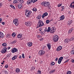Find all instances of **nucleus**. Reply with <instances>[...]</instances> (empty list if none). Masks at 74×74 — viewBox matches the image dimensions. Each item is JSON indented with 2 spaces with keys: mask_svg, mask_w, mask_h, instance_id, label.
I'll return each instance as SVG.
<instances>
[{
  "mask_svg": "<svg viewBox=\"0 0 74 74\" xmlns=\"http://www.w3.org/2000/svg\"><path fill=\"white\" fill-rule=\"evenodd\" d=\"M42 6L43 7H48V8H49L50 7L49 6V3L47 2H45V1H43L41 3Z\"/></svg>",
  "mask_w": 74,
  "mask_h": 74,
  "instance_id": "nucleus-1",
  "label": "nucleus"
},
{
  "mask_svg": "<svg viewBox=\"0 0 74 74\" xmlns=\"http://www.w3.org/2000/svg\"><path fill=\"white\" fill-rule=\"evenodd\" d=\"M25 15L28 18L30 16V15L32 14V12H31L29 10H25Z\"/></svg>",
  "mask_w": 74,
  "mask_h": 74,
  "instance_id": "nucleus-2",
  "label": "nucleus"
},
{
  "mask_svg": "<svg viewBox=\"0 0 74 74\" xmlns=\"http://www.w3.org/2000/svg\"><path fill=\"white\" fill-rule=\"evenodd\" d=\"M59 39V37L57 35H55L53 36V40L54 42H56L58 41Z\"/></svg>",
  "mask_w": 74,
  "mask_h": 74,
  "instance_id": "nucleus-3",
  "label": "nucleus"
},
{
  "mask_svg": "<svg viewBox=\"0 0 74 74\" xmlns=\"http://www.w3.org/2000/svg\"><path fill=\"white\" fill-rule=\"evenodd\" d=\"M38 24L39 25L38 27H42V26H43V25H44V23H43L42 21L41 20L39 21Z\"/></svg>",
  "mask_w": 74,
  "mask_h": 74,
  "instance_id": "nucleus-4",
  "label": "nucleus"
},
{
  "mask_svg": "<svg viewBox=\"0 0 74 74\" xmlns=\"http://www.w3.org/2000/svg\"><path fill=\"white\" fill-rule=\"evenodd\" d=\"M13 23L14 24H15L16 26H18V25H19V23L18 22V19L16 18L14 19L13 20Z\"/></svg>",
  "mask_w": 74,
  "mask_h": 74,
  "instance_id": "nucleus-5",
  "label": "nucleus"
},
{
  "mask_svg": "<svg viewBox=\"0 0 74 74\" xmlns=\"http://www.w3.org/2000/svg\"><path fill=\"white\" fill-rule=\"evenodd\" d=\"M45 54V51L43 50H40L39 52L38 55L40 56H42Z\"/></svg>",
  "mask_w": 74,
  "mask_h": 74,
  "instance_id": "nucleus-6",
  "label": "nucleus"
},
{
  "mask_svg": "<svg viewBox=\"0 0 74 74\" xmlns=\"http://www.w3.org/2000/svg\"><path fill=\"white\" fill-rule=\"evenodd\" d=\"M25 24L27 26H30L32 25V24L30 22H27L25 23Z\"/></svg>",
  "mask_w": 74,
  "mask_h": 74,
  "instance_id": "nucleus-7",
  "label": "nucleus"
},
{
  "mask_svg": "<svg viewBox=\"0 0 74 74\" xmlns=\"http://www.w3.org/2000/svg\"><path fill=\"white\" fill-rule=\"evenodd\" d=\"M63 59V57H61L59 58L58 61V63L59 64H60V63L61 62H62V61Z\"/></svg>",
  "mask_w": 74,
  "mask_h": 74,
  "instance_id": "nucleus-8",
  "label": "nucleus"
},
{
  "mask_svg": "<svg viewBox=\"0 0 74 74\" xmlns=\"http://www.w3.org/2000/svg\"><path fill=\"white\" fill-rule=\"evenodd\" d=\"M18 50V49H17L16 48H14L11 51L12 53H14V52H17Z\"/></svg>",
  "mask_w": 74,
  "mask_h": 74,
  "instance_id": "nucleus-9",
  "label": "nucleus"
},
{
  "mask_svg": "<svg viewBox=\"0 0 74 74\" xmlns=\"http://www.w3.org/2000/svg\"><path fill=\"white\" fill-rule=\"evenodd\" d=\"M62 49V47L61 46H59L57 48L56 51H60Z\"/></svg>",
  "mask_w": 74,
  "mask_h": 74,
  "instance_id": "nucleus-10",
  "label": "nucleus"
},
{
  "mask_svg": "<svg viewBox=\"0 0 74 74\" xmlns=\"http://www.w3.org/2000/svg\"><path fill=\"white\" fill-rule=\"evenodd\" d=\"M48 15V13L46 12L45 13H44L42 16V18H44L45 16H47Z\"/></svg>",
  "mask_w": 74,
  "mask_h": 74,
  "instance_id": "nucleus-11",
  "label": "nucleus"
},
{
  "mask_svg": "<svg viewBox=\"0 0 74 74\" xmlns=\"http://www.w3.org/2000/svg\"><path fill=\"white\" fill-rule=\"evenodd\" d=\"M72 4L73 5H72V4L71 3L69 7H71V8H74V1L73 2Z\"/></svg>",
  "mask_w": 74,
  "mask_h": 74,
  "instance_id": "nucleus-12",
  "label": "nucleus"
},
{
  "mask_svg": "<svg viewBox=\"0 0 74 74\" xmlns=\"http://www.w3.org/2000/svg\"><path fill=\"white\" fill-rule=\"evenodd\" d=\"M22 5V4H20V3L18 4V8L19 9H21V8H22L23 7Z\"/></svg>",
  "mask_w": 74,
  "mask_h": 74,
  "instance_id": "nucleus-13",
  "label": "nucleus"
},
{
  "mask_svg": "<svg viewBox=\"0 0 74 74\" xmlns=\"http://www.w3.org/2000/svg\"><path fill=\"white\" fill-rule=\"evenodd\" d=\"M64 15H63L61 16L60 18V21H62V20H64Z\"/></svg>",
  "mask_w": 74,
  "mask_h": 74,
  "instance_id": "nucleus-14",
  "label": "nucleus"
},
{
  "mask_svg": "<svg viewBox=\"0 0 74 74\" xmlns=\"http://www.w3.org/2000/svg\"><path fill=\"white\" fill-rule=\"evenodd\" d=\"M4 34L1 32H0V38H3L4 37Z\"/></svg>",
  "mask_w": 74,
  "mask_h": 74,
  "instance_id": "nucleus-15",
  "label": "nucleus"
},
{
  "mask_svg": "<svg viewBox=\"0 0 74 74\" xmlns=\"http://www.w3.org/2000/svg\"><path fill=\"white\" fill-rule=\"evenodd\" d=\"M47 46L49 50H50L51 49V45L50 44H47Z\"/></svg>",
  "mask_w": 74,
  "mask_h": 74,
  "instance_id": "nucleus-16",
  "label": "nucleus"
},
{
  "mask_svg": "<svg viewBox=\"0 0 74 74\" xmlns=\"http://www.w3.org/2000/svg\"><path fill=\"white\" fill-rule=\"evenodd\" d=\"M73 22V20H69L68 22V25H70Z\"/></svg>",
  "mask_w": 74,
  "mask_h": 74,
  "instance_id": "nucleus-17",
  "label": "nucleus"
},
{
  "mask_svg": "<svg viewBox=\"0 0 74 74\" xmlns=\"http://www.w3.org/2000/svg\"><path fill=\"white\" fill-rule=\"evenodd\" d=\"M55 32V28H54V27L53 28H52V29L50 31L51 33H54Z\"/></svg>",
  "mask_w": 74,
  "mask_h": 74,
  "instance_id": "nucleus-18",
  "label": "nucleus"
},
{
  "mask_svg": "<svg viewBox=\"0 0 74 74\" xmlns=\"http://www.w3.org/2000/svg\"><path fill=\"white\" fill-rule=\"evenodd\" d=\"M27 45L29 47H31L33 45V44L32 42H28L27 43Z\"/></svg>",
  "mask_w": 74,
  "mask_h": 74,
  "instance_id": "nucleus-19",
  "label": "nucleus"
},
{
  "mask_svg": "<svg viewBox=\"0 0 74 74\" xmlns=\"http://www.w3.org/2000/svg\"><path fill=\"white\" fill-rule=\"evenodd\" d=\"M69 41H69V39L68 38H66V39L64 40V42L65 43H68V42Z\"/></svg>",
  "mask_w": 74,
  "mask_h": 74,
  "instance_id": "nucleus-20",
  "label": "nucleus"
},
{
  "mask_svg": "<svg viewBox=\"0 0 74 74\" xmlns=\"http://www.w3.org/2000/svg\"><path fill=\"white\" fill-rule=\"evenodd\" d=\"M20 69H18V68L16 69V73H19V72H20Z\"/></svg>",
  "mask_w": 74,
  "mask_h": 74,
  "instance_id": "nucleus-21",
  "label": "nucleus"
},
{
  "mask_svg": "<svg viewBox=\"0 0 74 74\" xmlns=\"http://www.w3.org/2000/svg\"><path fill=\"white\" fill-rule=\"evenodd\" d=\"M2 46L3 47H7V43H4L2 44Z\"/></svg>",
  "mask_w": 74,
  "mask_h": 74,
  "instance_id": "nucleus-22",
  "label": "nucleus"
},
{
  "mask_svg": "<svg viewBox=\"0 0 74 74\" xmlns=\"http://www.w3.org/2000/svg\"><path fill=\"white\" fill-rule=\"evenodd\" d=\"M56 70L54 69L51 70L49 72L50 74H53V73H55V71Z\"/></svg>",
  "mask_w": 74,
  "mask_h": 74,
  "instance_id": "nucleus-23",
  "label": "nucleus"
},
{
  "mask_svg": "<svg viewBox=\"0 0 74 74\" xmlns=\"http://www.w3.org/2000/svg\"><path fill=\"white\" fill-rule=\"evenodd\" d=\"M16 58H17V56H15L12 58V59L13 60H15V59H16Z\"/></svg>",
  "mask_w": 74,
  "mask_h": 74,
  "instance_id": "nucleus-24",
  "label": "nucleus"
},
{
  "mask_svg": "<svg viewBox=\"0 0 74 74\" xmlns=\"http://www.w3.org/2000/svg\"><path fill=\"white\" fill-rule=\"evenodd\" d=\"M69 40V41H73V40H74V37H71V38Z\"/></svg>",
  "mask_w": 74,
  "mask_h": 74,
  "instance_id": "nucleus-25",
  "label": "nucleus"
},
{
  "mask_svg": "<svg viewBox=\"0 0 74 74\" xmlns=\"http://www.w3.org/2000/svg\"><path fill=\"white\" fill-rule=\"evenodd\" d=\"M32 3V1L31 0L28 1H27V4H31Z\"/></svg>",
  "mask_w": 74,
  "mask_h": 74,
  "instance_id": "nucleus-26",
  "label": "nucleus"
},
{
  "mask_svg": "<svg viewBox=\"0 0 74 74\" xmlns=\"http://www.w3.org/2000/svg\"><path fill=\"white\" fill-rule=\"evenodd\" d=\"M1 53H5V52H7L6 51H5V50H3V49H2L1 50Z\"/></svg>",
  "mask_w": 74,
  "mask_h": 74,
  "instance_id": "nucleus-27",
  "label": "nucleus"
},
{
  "mask_svg": "<svg viewBox=\"0 0 74 74\" xmlns=\"http://www.w3.org/2000/svg\"><path fill=\"white\" fill-rule=\"evenodd\" d=\"M10 7H12V8H13V9H14V10H16L15 8V7L14 6V5H10Z\"/></svg>",
  "mask_w": 74,
  "mask_h": 74,
  "instance_id": "nucleus-28",
  "label": "nucleus"
},
{
  "mask_svg": "<svg viewBox=\"0 0 74 74\" xmlns=\"http://www.w3.org/2000/svg\"><path fill=\"white\" fill-rule=\"evenodd\" d=\"M16 34L15 33V32L13 33V34H12V36L13 37H14L15 36H16Z\"/></svg>",
  "mask_w": 74,
  "mask_h": 74,
  "instance_id": "nucleus-29",
  "label": "nucleus"
},
{
  "mask_svg": "<svg viewBox=\"0 0 74 74\" xmlns=\"http://www.w3.org/2000/svg\"><path fill=\"white\" fill-rule=\"evenodd\" d=\"M51 31V27H48V29L47 31V32H49Z\"/></svg>",
  "mask_w": 74,
  "mask_h": 74,
  "instance_id": "nucleus-30",
  "label": "nucleus"
},
{
  "mask_svg": "<svg viewBox=\"0 0 74 74\" xmlns=\"http://www.w3.org/2000/svg\"><path fill=\"white\" fill-rule=\"evenodd\" d=\"M17 37H18V38H22V36L19 34H18L17 36Z\"/></svg>",
  "mask_w": 74,
  "mask_h": 74,
  "instance_id": "nucleus-31",
  "label": "nucleus"
},
{
  "mask_svg": "<svg viewBox=\"0 0 74 74\" xmlns=\"http://www.w3.org/2000/svg\"><path fill=\"white\" fill-rule=\"evenodd\" d=\"M6 38H10V34H8L6 35Z\"/></svg>",
  "mask_w": 74,
  "mask_h": 74,
  "instance_id": "nucleus-32",
  "label": "nucleus"
},
{
  "mask_svg": "<svg viewBox=\"0 0 74 74\" xmlns=\"http://www.w3.org/2000/svg\"><path fill=\"white\" fill-rule=\"evenodd\" d=\"M13 3L14 4H15V3H17L18 1H17V0H14L13 1Z\"/></svg>",
  "mask_w": 74,
  "mask_h": 74,
  "instance_id": "nucleus-33",
  "label": "nucleus"
},
{
  "mask_svg": "<svg viewBox=\"0 0 74 74\" xmlns=\"http://www.w3.org/2000/svg\"><path fill=\"white\" fill-rule=\"evenodd\" d=\"M3 49L7 52V47H4L3 48Z\"/></svg>",
  "mask_w": 74,
  "mask_h": 74,
  "instance_id": "nucleus-34",
  "label": "nucleus"
},
{
  "mask_svg": "<svg viewBox=\"0 0 74 74\" xmlns=\"http://www.w3.org/2000/svg\"><path fill=\"white\" fill-rule=\"evenodd\" d=\"M32 10L33 11H37V9L36 8H34L32 9Z\"/></svg>",
  "mask_w": 74,
  "mask_h": 74,
  "instance_id": "nucleus-35",
  "label": "nucleus"
},
{
  "mask_svg": "<svg viewBox=\"0 0 74 74\" xmlns=\"http://www.w3.org/2000/svg\"><path fill=\"white\" fill-rule=\"evenodd\" d=\"M71 55H73L74 54V50H72L71 51Z\"/></svg>",
  "mask_w": 74,
  "mask_h": 74,
  "instance_id": "nucleus-36",
  "label": "nucleus"
},
{
  "mask_svg": "<svg viewBox=\"0 0 74 74\" xmlns=\"http://www.w3.org/2000/svg\"><path fill=\"white\" fill-rule=\"evenodd\" d=\"M23 3H24V0H21L20 1V3L21 4H23Z\"/></svg>",
  "mask_w": 74,
  "mask_h": 74,
  "instance_id": "nucleus-37",
  "label": "nucleus"
},
{
  "mask_svg": "<svg viewBox=\"0 0 74 74\" xmlns=\"http://www.w3.org/2000/svg\"><path fill=\"white\" fill-rule=\"evenodd\" d=\"M72 30H73V29H69V33H71Z\"/></svg>",
  "mask_w": 74,
  "mask_h": 74,
  "instance_id": "nucleus-38",
  "label": "nucleus"
},
{
  "mask_svg": "<svg viewBox=\"0 0 74 74\" xmlns=\"http://www.w3.org/2000/svg\"><path fill=\"white\" fill-rule=\"evenodd\" d=\"M37 73L38 74H40L41 73V71L40 70L38 71H37Z\"/></svg>",
  "mask_w": 74,
  "mask_h": 74,
  "instance_id": "nucleus-39",
  "label": "nucleus"
},
{
  "mask_svg": "<svg viewBox=\"0 0 74 74\" xmlns=\"http://www.w3.org/2000/svg\"><path fill=\"white\" fill-rule=\"evenodd\" d=\"M16 40H14V41H13V42H12V43L13 44H15V43H16Z\"/></svg>",
  "mask_w": 74,
  "mask_h": 74,
  "instance_id": "nucleus-40",
  "label": "nucleus"
},
{
  "mask_svg": "<svg viewBox=\"0 0 74 74\" xmlns=\"http://www.w3.org/2000/svg\"><path fill=\"white\" fill-rule=\"evenodd\" d=\"M4 67L5 68H6V69H7V68L8 67V65H5Z\"/></svg>",
  "mask_w": 74,
  "mask_h": 74,
  "instance_id": "nucleus-41",
  "label": "nucleus"
},
{
  "mask_svg": "<svg viewBox=\"0 0 74 74\" xmlns=\"http://www.w3.org/2000/svg\"><path fill=\"white\" fill-rule=\"evenodd\" d=\"M49 22V20H47L46 21V23H47V24H48V23Z\"/></svg>",
  "mask_w": 74,
  "mask_h": 74,
  "instance_id": "nucleus-42",
  "label": "nucleus"
},
{
  "mask_svg": "<svg viewBox=\"0 0 74 74\" xmlns=\"http://www.w3.org/2000/svg\"><path fill=\"white\" fill-rule=\"evenodd\" d=\"M34 69H35V67L32 66L31 68V70H34Z\"/></svg>",
  "mask_w": 74,
  "mask_h": 74,
  "instance_id": "nucleus-43",
  "label": "nucleus"
},
{
  "mask_svg": "<svg viewBox=\"0 0 74 74\" xmlns=\"http://www.w3.org/2000/svg\"><path fill=\"white\" fill-rule=\"evenodd\" d=\"M51 64L52 66H54V65H55V62H52Z\"/></svg>",
  "mask_w": 74,
  "mask_h": 74,
  "instance_id": "nucleus-44",
  "label": "nucleus"
},
{
  "mask_svg": "<svg viewBox=\"0 0 74 74\" xmlns=\"http://www.w3.org/2000/svg\"><path fill=\"white\" fill-rule=\"evenodd\" d=\"M62 5V4H58V7H60Z\"/></svg>",
  "mask_w": 74,
  "mask_h": 74,
  "instance_id": "nucleus-45",
  "label": "nucleus"
},
{
  "mask_svg": "<svg viewBox=\"0 0 74 74\" xmlns=\"http://www.w3.org/2000/svg\"><path fill=\"white\" fill-rule=\"evenodd\" d=\"M22 57L23 58H25V54H23L22 55Z\"/></svg>",
  "mask_w": 74,
  "mask_h": 74,
  "instance_id": "nucleus-46",
  "label": "nucleus"
},
{
  "mask_svg": "<svg viewBox=\"0 0 74 74\" xmlns=\"http://www.w3.org/2000/svg\"><path fill=\"white\" fill-rule=\"evenodd\" d=\"M69 59H68L66 60L64 62V63H67L68 62H69Z\"/></svg>",
  "mask_w": 74,
  "mask_h": 74,
  "instance_id": "nucleus-47",
  "label": "nucleus"
},
{
  "mask_svg": "<svg viewBox=\"0 0 74 74\" xmlns=\"http://www.w3.org/2000/svg\"><path fill=\"white\" fill-rule=\"evenodd\" d=\"M61 8H62V10H64V6H62Z\"/></svg>",
  "mask_w": 74,
  "mask_h": 74,
  "instance_id": "nucleus-48",
  "label": "nucleus"
},
{
  "mask_svg": "<svg viewBox=\"0 0 74 74\" xmlns=\"http://www.w3.org/2000/svg\"><path fill=\"white\" fill-rule=\"evenodd\" d=\"M31 1H32V2L33 3H35V2H36L35 0H32Z\"/></svg>",
  "mask_w": 74,
  "mask_h": 74,
  "instance_id": "nucleus-49",
  "label": "nucleus"
},
{
  "mask_svg": "<svg viewBox=\"0 0 74 74\" xmlns=\"http://www.w3.org/2000/svg\"><path fill=\"white\" fill-rule=\"evenodd\" d=\"M40 33L41 34H42V35H43L44 34V32H40Z\"/></svg>",
  "mask_w": 74,
  "mask_h": 74,
  "instance_id": "nucleus-50",
  "label": "nucleus"
},
{
  "mask_svg": "<svg viewBox=\"0 0 74 74\" xmlns=\"http://www.w3.org/2000/svg\"><path fill=\"white\" fill-rule=\"evenodd\" d=\"M3 21V19H2V18H0V23L1 22V21Z\"/></svg>",
  "mask_w": 74,
  "mask_h": 74,
  "instance_id": "nucleus-51",
  "label": "nucleus"
},
{
  "mask_svg": "<svg viewBox=\"0 0 74 74\" xmlns=\"http://www.w3.org/2000/svg\"><path fill=\"white\" fill-rule=\"evenodd\" d=\"M1 23L2 25H5V22H1Z\"/></svg>",
  "mask_w": 74,
  "mask_h": 74,
  "instance_id": "nucleus-52",
  "label": "nucleus"
},
{
  "mask_svg": "<svg viewBox=\"0 0 74 74\" xmlns=\"http://www.w3.org/2000/svg\"><path fill=\"white\" fill-rule=\"evenodd\" d=\"M44 31L45 32L47 31V28H45V29H44Z\"/></svg>",
  "mask_w": 74,
  "mask_h": 74,
  "instance_id": "nucleus-53",
  "label": "nucleus"
},
{
  "mask_svg": "<svg viewBox=\"0 0 74 74\" xmlns=\"http://www.w3.org/2000/svg\"><path fill=\"white\" fill-rule=\"evenodd\" d=\"M44 40V38H42L40 39V41H42V40Z\"/></svg>",
  "mask_w": 74,
  "mask_h": 74,
  "instance_id": "nucleus-54",
  "label": "nucleus"
},
{
  "mask_svg": "<svg viewBox=\"0 0 74 74\" xmlns=\"http://www.w3.org/2000/svg\"><path fill=\"white\" fill-rule=\"evenodd\" d=\"M4 72L5 73V74H7V71L6 70L4 71Z\"/></svg>",
  "mask_w": 74,
  "mask_h": 74,
  "instance_id": "nucleus-55",
  "label": "nucleus"
},
{
  "mask_svg": "<svg viewBox=\"0 0 74 74\" xmlns=\"http://www.w3.org/2000/svg\"><path fill=\"white\" fill-rule=\"evenodd\" d=\"M58 58H56V59H55L56 61H58Z\"/></svg>",
  "mask_w": 74,
  "mask_h": 74,
  "instance_id": "nucleus-56",
  "label": "nucleus"
},
{
  "mask_svg": "<svg viewBox=\"0 0 74 74\" xmlns=\"http://www.w3.org/2000/svg\"><path fill=\"white\" fill-rule=\"evenodd\" d=\"M37 37L38 38H40V37H41V36L38 35Z\"/></svg>",
  "mask_w": 74,
  "mask_h": 74,
  "instance_id": "nucleus-57",
  "label": "nucleus"
},
{
  "mask_svg": "<svg viewBox=\"0 0 74 74\" xmlns=\"http://www.w3.org/2000/svg\"><path fill=\"white\" fill-rule=\"evenodd\" d=\"M40 19V17H37V19Z\"/></svg>",
  "mask_w": 74,
  "mask_h": 74,
  "instance_id": "nucleus-58",
  "label": "nucleus"
},
{
  "mask_svg": "<svg viewBox=\"0 0 74 74\" xmlns=\"http://www.w3.org/2000/svg\"><path fill=\"white\" fill-rule=\"evenodd\" d=\"M42 30V28H39V31H41V30Z\"/></svg>",
  "mask_w": 74,
  "mask_h": 74,
  "instance_id": "nucleus-59",
  "label": "nucleus"
},
{
  "mask_svg": "<svg viewBox=\"0 0 74 74\" xmlns=\"http://www.w3.org/2000/svg\"><path fill=\"white\" fill-rule=\"evenodd\" d=\"M10 48H11V47H8V49H10Z\"/></svg>",
  "mask_w": 74,
  "mask_h": 74,
  "instance_id": "nucleus-60",
  "label": "nucleus"
},
{
  "mask_svg": "<svg viewBox=\"0 0 74 74\" xmlns=\"http://www.w3.org/2000/svg\"><path fill=\"white\" fill-rule=\"evenodd\" d=\"M72 63L74 62V59L72 60Z\"/></svg>",
  "mask_w": 74,
  "mask_h": 74,
  "instance_id": "nucleus-61",
  "label": "nucleus"
},
{
  "mask_svg": "<svg viewBox=\"0 0 74 74\" xmlns=\"http://www.w3.org/2000/svg\"><path fill=\"white\" fill-rule=\"evenodd\" d=\"M19 58H22V56H19Z\"/></svg>",
  "mask_w": 74,
  "mask_h": 74,
  "instance_id": "nucleus-62",
  "label": "nucleus"
},
{
  "mask_svg": "<svg viewBox=\"0 0 74 74\" xmlns=\"http://www.w3.org/2000/svg\"><path fill=\"white\" fill-rule=\"evenodd\" d=\"M61 11H64V10H63V9H62L61 10Z\"/></svg>",
  "mask_w": 74,
  "mask_h": 74,
  "instance_id": "nucleus-63",
  "label": "nucleus"
},
{
  "mask_svg": "<svg viewBox=\"0 0 74 74\" xmlns=\"http://www.w3.org/2000/svg\"><path fill=\"white\" fill-rule=\"evenodd\" d=\"M1 64H4V63L1 62Z\"/></svg>",
  "mask_w": 74,
  "mask_h": 74,
  "instance_id": "nucleus-64",
  "label": "nucleus"
}]
</instances>
